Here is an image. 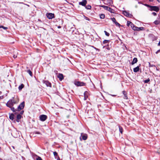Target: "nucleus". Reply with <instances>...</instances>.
Segmentation results:
<instances>
[{"label": "nucleus", "instance_id": "f257e3e1", "mask_svg": "<svg viewBox=\"0 0 160 160\" xmlns=\"http://www.w3.org/2000/svg\"><path fill=\"white\" fill-rule=\"evenodd\" d=\"M19 102V99L18 98H12V99L9 100L6 103V105L11 108V110L14 112L15 113H17V109L13 107L14 104H17Z\"/></svg>", "mask_w": 160, "mask_h": 160}, {"label": "nucleus", "instance_id": "f03ea898", "mask_svg": "<svg viewBox=\"0 0 160 160\" xmlns=\"http://www.w3.org/2000/svg\"><path fill=\"white\" fill-rule=\"evenodd\" d=\"M148 10L150 11H154L157 12L159 11V9L158 6H150Z\"/></svg>", "mask_w": 160, "mask_h": 160}, {"label": "nucleus", "instance_id": "7ed1b4c3", "mask_svg": "<svg viewBox=\"0 0 160 160\" xmlns=\"http://www.w3.org/2000/svg\"><path fill=\"white\" fill-rule=\"evenodd\" d=\"M74 83L76 86L78 87L85 86L86 85V83L82 82L75 81Z\"/></svg>", "mask_w": 160, "mask_h": 160}, {"label": "nucleus", "instance_id": "20e7f679", "mask_svg": "<svg viewBox=\"0 0 160 160\" xmlns=\"http://www.w3.org/2000/svg\"><path fill=\"white\" fill-rule=\"evenodd\" d=\"M25 106L24 102H22L18 107L17 109V111H19L21 110Z\"/></svg>", "mask_w": 160, "mask_h": 160}, {"label": "nucleus", "instance_id": "39448f33", "mask_svg": "<svg viewBox=\"0 0 160 160\" xmlns=\"http://www.w3.org/2000/svg\"><path fill=\"white\" fill-rule=\"evenodd\" d=\"M149 39L152 41L156 40L157 39V37L152 34H149Z\"/></svg>", "mask_w": 160, "mask_h": 160}, {"label": "nucleus", "instance_id": "423d86ee", "mask_svg": "<svg viewBox=\"0 0 160 160\" xmlns=\"http://www.w3.org/2000/svg\"><path fill=\"white\" fill-rule=\"evenodd\" d=\"M46 15L49 19H52L54 18V14L52 13H47Z\"/></svg>", "mask_w": 160, "mask_h": 160}, {"label": "nucleus", "instance_id": "0eeeda50", "mask_svg": "<svg viewBox=\"0 0 160 160\" xmlns=\"http://www.w3.org/2000/svg\"><path fill=\"white\" fill-rule=\"evenodd\" d=\"M122 13L125 16L131 18L132 16V14H130L128 12L125 10L123 11L122 12Z\"/></svg>", "mask_w": 160, "mask_h": 160}, {"label": "nucleus", "instance_id": "6e6552de", "mask_svg": "<svg viewBox=\"0 0 160 160\" xmlns=\"http://www.w3.org/2000/svg\"><path fill=\"white\" fill-rule=\"evenodd\" d=\"M40 120L42 121H45L47 118V116L45 115H41L39 116Z\"/></svg>", "mask_w": 160, "mask_h": 160}, {"label": "nucleus", "instance_id": "1a4fd4ad", "mask_svg": "<svg viewBox=\"0 0 160 160\" xmlns=\"http://www.w3.org/2000/svg\"><path fill=\"white\" fill-rule=\"evenodd\" d=\"M42 82L45 84L47 87H49L50 88L52 87L51 83L48 80H43L42 81Z\"/></svg>", "mask_w": 160, "mask_h": 160}, {"label": "nucleus", "instance_id": "9d476101", "mask_svg": "<svg viewBox=\"0 0 160 160\" xmlns=\"http://www.w3.org/2000/svg\"><path fill=\"white\" fill-rule=\"evenodd\" d=\"M87 3L86 0H83L81 2H79V4L83 6H85Z\"/></svg>", "mask_w": 160, "mask_h": 160}, {"label": "nucleus", "instance_id": "9b49d317", "mask_svg": "<svg viewBox=\"0 0 160 160\" xmlns=\"http://www.w3.org/2000/svg\"><path fill=\"white\" fill-rule=\"evenodd\" d=\"M81 136L82 137V139L84 140H86L88 138L87 135L86 134L82 133L81 134Z\"/></svg>", "mask_w": 160, "mask_h": 160}, {"label": "nucleus", "instance_id": "f8f14e48", "mask_svg": "<svg viewBox=\"0 0 160 160\" xmlns=\"http://www.w3.org/2000/svg\"><path fill=\"white\" fill-rule=\"evenodd\" d=\"M60 81H62L64 78L63 75L61 73H59L58 76Z\"/></svg>", "mask_w": 160, "mask_h": 160}, {"label": "nucleus", "instance_id": "ddd939ff", "mask_svg": "<svg viewBox=\"0 0 160 160\" xmlns=\"http://www.w3.org/2000/svg\"><path fill=\"white\" fill-rule=\"evenodd\" d=\"M122 92L124 95V97L123 98L124 99H126L127 100L128 99V96L127 95V94L126 93V91H123Z\"/></svg>", "mask_w": 160, "mask_h": 160}, {"label": "nucleus", "instance_id": "4468645a", "mask_svg": "<svg viewBox=\"0 0 160 160\" xmlns=\"http://www.w3.org/2000/svg\"><path fill=\"white\" fill-rule=\"evenodd\" d=\"M22 116L20 114H18L17 116V119L16 121L18 122H19L20 121V119H21Z\"/></svg>", "mask_w": 160, "mask_h": 160}, {"label": "nucleus", "instance_id": "2eb2a0df", "mask_svg": "<svg viewBox=\"0 0 160 160\" xmlns=\"http://www.w3.org/2000/svg\"><path fill=\"white\" fill-rule=\"evenodd\" d=\"M131 27L134 30L136 31L137 27L134 25L132 23L131 25Z\"/></svg>", "mask_w": 160, "mask_h": 160}, {"label": "nucleus", "instance_id": "dca6fc26", "mask_svg": "<svg viewBox=\"0 0 160 160\" xmlns=\"http://www.w3.org/2000/svg\"><path fill=\"white\" fill-rule=\"evenodd\" d=\"M88 93V92L87 91H85L84 93V100H86L88 97V96L87 95Z\"/></svg>", "mask_w": 160, "mask_h": 160}, {"label": "nucleus", "instance_id": "f3484780", "mask_svg": "<svg viewBox=\"0 0 160 160\" xmlns=\"http://www.w3.org/2000/svg\"><path fill=\"white\" fill-rule=\"evenodd\" d=\"M139 66H138L137 67L133 68V71L134 72H137L139 71Z\"/></svg>", "mask_w": 160, "mask_h": 160}, {"label": "nucleus", "instance_id": "a211bd4d", "mask_svg": "<svg viewBox=\"0 0 160 160\" xmlns=\"http://www.w3.org/2000/svg\"><path fill=\"white\" fill-rule=\"evenodd\" d=\"M138 61V59L137 58H134L132 62V65H133L135 63L137 62Z\"/></svg>", "mask_w": 160, "mask_h": 160}, {"label": "nucleus", "instance_id": "6ab92c4d", "mask_svg": "<svg viewBox=\"0 0 160 160\" xmlns=\"http://www.w3.org/2000/svg\"><path fill=\"white\" fill-rule=\"evenodd\" d=\"M14 115L13 114H10L9 118L10 119L13 120L14 118Z\"/></svg>", "mask_w": 160, "mask_h": 160}, {"label": "nucleus", "instance_id": "aec40b11", "mask_svg": "<svg viewBox=\"0 0 160 160\" xmlns=\"http://www.w3.org/2000/svg\"><path fill=\"white\" fill-rule=\"evenodd\" d=\"M24 87V85L22 84L18 87V89L19 90H21Z\"/></svg>", "mask_w": 160, "mask_h": 160}, {"label": "nucleus", "instance_id": "412c9836", "mask_svg": "<svg viewBox=\"0 0 160 160\" xmlns=\"http://www.w3.org/2000/svg\"><path fill=\"white\" fill-rule=\"evenodd\" d=\"M103 48H106L108 50H110V48L109 46V45L108 44L106 46H103Z\"/></svg>", "mask_w": 160, "mask_h": 160}, {"label": "nucleus", "instance_id": "4be33fe9", "mask_svg": "<svg viewBox=\"0 0 160 160\" xmlns=\"http://www.w3.org/2000/svg\"><path fill=\"white\" fill-rule=\"evenodd\" d=\"M100 7H102L103 8L105 9L106 10H107V9H108V8L109 7L108 6H105V5H100L99 6Z\"/></svg>", "mask_w": 160, "mask_h": 160}, {"label": "nucleus", "instance_id": "5701e85b", "mask_svg": "<svg viewBox=\"0 0 160 160\" xmlns=\"http://www.w3.org/2000/svg\"><path fill=\"white\" fill-rule=\"evenodd\" d=\"M110 41L109 40H105L103 41V44H108Z\"/></svg>", "mask_w": 160, "mask_h": 160}, {"label": "nucleus", "instance_id": "b1692460", "mask_svg": "<svg viewBox=\"0 0 160 160\" xmlns=\"http://www.w3.org/2000/svg\"><path fill=\"white\" fill-rule=\"evenodd\" d=\"M53 154L55 158H57V157H58V156H59L58 155V153L56 152H53Z\"/></svg>", "mask_w": 160, "mask_h": 160}, {"label": "nucleus", "instance_id": "393cba45", "mask_svg": "<svg viewBox=\"0 0 160 160\" xmlns=\"http://www.w3.org/2000/svg\"><path fill=\"white\" fill-rule=\"evenodd\" d=\"M105 16L104 14H100V18L101 19H104L105 18Z\"/></svg>", "mask_w": 160, "mask_h": 160}, {"label": "nucleus", "instance_id": "a878e982", "mask_svg": "<svg viewBox=\"0 0 160 160\" xmlns=\"http://www.w3.org/2000/svg\"><path fill=\"white\" fill-rule=\"evenodd\" d=\"M27 72L28 74L30 75L31 76H32V72L30 70H28L27 71Z\"/></svg>", "mask_w": 160, "mask_h": 160}, {"label": "nucleus", "instance_id": "bb28decb", "mask_svg": "<svg viewBox=\"0 0 160 160\" xmlns=\"http://www.w3.org/2000/svg\"><path fill=\"white\" fill-rule=\"evenodd\" d=\"M160 23V21L159 20H156L154 22V23L156 25H158Z\"/></svg>", "mask_w": 160, "mask_h": 160}, {"label": "nucleus", "instance_id": "cd10ccee", "mask_svg": "<svg viewBox=\"0 0 160 160\" xmlns=\"http://www.w3.org/2000/svg\"><path fill=\"white\" fill-rule=\"evenodd\" d=\"M85 8L86 9H90L91 8V6L90 5H87V6L86 5Z\"/></svg>", "mask_w": 160, "mask_h": 160}, {"label": "nucleus", "instance_id": "c85d7f7f", "mask_svg": "<svg viewBox=\"0 0 160 160\" xmlns=\"http://www.w3.org/2000/svg\"><path fill=\"white\" fill-rule=\"evenodd\" d=\"M119 128L120 132L122 134V132H123V129H122V128L120 126H119Z\"/></svg>", "mask_w": 160, "mask_h": 160}, {"label": "nucleus", "instance_id": "c756f323", "mask_svg": "<svg viewBox=\"0 0 160 160\" xmlns=\"http://www.w3.org/2000/svg\"><path fill=\"white\" fill-rule=\"evenodd\" d=\"M107 10H108V11H109L110 12H111L112 13V11L113 10L111 8L108 7V8Z\"/></svg>", "mask_w": 160, "mask_h": 160}, {"label": "nucleus", "instance_id": "7c9ffc66", "mask_svg": "<svg viewBox=\"0 0 160 160\" xmlns=\"http://www.w3.org/2000/svg\"><path fill=\"white\" fill-rule=\"evenodd\" d=\"M132 23V22L129 21H128L127 23V26L129 27L130 25L131 26V25Z\"/></svg>", "mask_w": 160, "mask_h": 160}, {"label": "nucleus", "instance_id": "2f4dec72", "mask_svg": "<svg viewBox=\"0 0 160 160\" xmlns=\"http://www.w3.org/2000/svg\"><path fill=\"white\" fill-rule=\"evenodd\" d=\"M0 28H2L4 30H7L8 29V28L7 27H5L3 26H0Z\"/></svg>", "mask_w": 160, "mask_h": 160}, {"label": "nucleus", "instance_id": "473e14b6", "mask_svg": "<svg viewBox=\"0 0 160 160\" xmlns=\"http://www.w3.org/2000/svg\"><path fill=\"white\" fill-rule=\"evenodd\" d=\"M137 29L136 31H139L140 30H142L143 28V27H139V28H138V27H137Z\"/></svg>", "mask_w": 160, "mask_h": 160}, {"label": "nucleus", "instance_id": "72a5a7b5", "mask_svg": "<svg viewBox=\"0 0 160 160\" xmlns=\"http://www.w3.org/2000/svg\"><path fill=\"white\" fill-rule=\"evenodd\" d=\"M150 81V79L149 78L147 80H145L144 81V82L145 83H148Z\"/></svg>", "mask_w": 160, "mask_h": 160}, {"label": "nucleus", "instance_id": "f704fd0d", "mask_svg": "<svg viewBox=\"0 0 160 160\" xmlns=\"http://www.w3.org/2000/svg\"><path fill=\"white\" fill-rule=\"evenodd\" d=\"M104 32L105 33V35L106 36H107L108 37L109 36V35H110L109 33H108V32H107L106 31H104Z\"/></svg>", "mask_w": 160, "mask_h": 160}, {"label": "nucleus", "instance_id": "c9c22d12", "mask_svg": "<svg viewBox=\"0 0 160 160\" xmlns=\"http://www.w3.org/2000/svg\"><path fill=\"white\" fill-rule=\"evenodd\" d=\"M155 67V65L151 64L150 62L149 63V67Z\"/></svg>", "mask_w": 160, "mask_h": 160}, {"label": "nucleus", "instance_id": "e433bc0d", "mask_svg": "<svg viewBox=\"0 0 160 160\" xmlns=\"http://www.w3.org/2000/svg\"><path fill=\"white\" fill-rule=\"evenodd\" d=\"M111 19L114 23L116 22V19L114 18H111Z\"/></svg>", "mask_w": 160, "mask_h": 160}, {"label": "nucleus", "instance_id": "4c0bfd02", "mask_svg": "<svg viewBox=\"0 0 160 160\" xmlns=\"http://www.w3.org/2000/svg\"><path fill=\"white\" fill-rule=\"evenodd\" d=\"M37 158H36V160H42V158L39 157L37 156Z\"/></svg>", "mask_w": 160, "mask_h": 160}, {"label": "nucleus", "instance_id": "58836bf2", "mask_svg": "<svg viewBox=\"0 0 160 160\" xmlns=\"http://www.w3.org/2000/svg\"><path fill=\"white\" fill-rule=\"evenodd\" d=\"M116 26H119L120 25V24L116 21L114 23Z\"/></svg>", "mask_w": 160, "mask_h": 160}, {"label": "nucleus", "instance_id": "ea45409f", "mask_svg": "<svg viewBox=\"0 0 160 160\" xmlns=\"http://www.w3.org/2000/svg\"><path fill=\"white\" fill-rule=\"evenodd\" d=\"M144 5L145 6H146L147 7H148V8H150V6H151V5H150L147 4H145Z\"/></svg>", "mask_w": 160, "mask_h": 160}, {"label": "nucleus", "instance_id": "a19ab883", "mask_svg": "<svg viewBox=\"0 0 160 160\" xmlns=\"http://www.w3.org/2000/svg\"><path fill=\"white\" fill-rule=\"evenodd\" d=\"M34 133L35 134H41L40 132H35Z\"/></svg>", "mask_w": 160, "mask_h": 160}, {"label": "nucleus", "instance_id": "79ce46f5", "mask_svg": "<svg viewBox=\"0 0 160 160\" xmlns=\"http://www.w3.org/2000/svg\"><path fill=\"white\" fill-rule=\"evenodd\" d=\"M152 14L154 16H156L157 15V13L155 12H152Z\"/></svg>", "mask_w": 160, "mask_h": 160}, {"label": "nucleus", "instance_id": "37998d69", "mask_svg": "<svg viewBox=\"0 0 160 160\" xmlns=\"http://www.w3.org/2000/svg\"><path fill=\"white\" fill-rule=\"evenodd\" d=\"M85 19L86 20H87L88 21H90V19L88 18V17H85Z\"/></svg>", "mask_w": 160, "mask_h": 160}, {"label": "nucleus", "instance_id": "c03bdc74", "mask_svg": "<svg viewBox=\"0 0 160 160\" xmlns=\"http://www.w3.org/2000/svg\"><path fill=\"white\" fill-rule=\"evenodd\" d=\"M160 52V49L158 50L156 52V54H157L158 52Z\"/></svg>", "mask_w": 160, "mask_h": 160}, {"label": "nucleus", "instance_id": "a18cd8bd", "mask_svg": "<svg viewBox=\"0 0 160 160\" xmlns=\"http://www.w3.org/2000/svg\"><path fill=\"white\" fill-rule=\"evenodd\" d=\"M23 112H24V111H21L20 114H22V115L23 114Z\"/></svg>", "mask_w": 160, "mask_h": 160}, {"label": "nucleus", "instance_id": "49530a36", "mask_svg": "<svg viewBox=\"0 0 160 160\" xmlns=\"http://www.w3.org/2000/svg\"><path fill=\"white\" fill-rule=\"evenodd\" d=\"M57 160H60V158L59 156H58V157H57Z\"/></svg>", "mask_w": 160, "mask_h": 160}, {"label": "nucleus", "instance_id": "de8ad7c7", "mask_svg": "<svg viewBox=\"0 0 160 160\" xmlns=\"http://www.w3.org/2000/svg\"><path fill=\"white\" fill-rule=\"evenodd\" d=\"M158 46H160V41H159V43H158Z\"/></svg>", "mask_w": 160, "mask_h": 160}, {"label": "nucleus", "instance_id": "09e8293b", "mask_svg": "<svg viewBox=\"0 0 160 160\" xmlns=\"http://www.w3.org/2000/svg\"><path fill=\"white\" fill-rule=\"evenodd\" d=\"M58 28H61V27L60 26H58Z\"/></svg>", "mask_w": 160, "mask_h": 160}, {"label": "nucleus", "instance_id": "8fccbe9b", "mask_svg": "<svg viewBox=\"0 0 160 160\" xmlns=\"http://www.w3.org/2000/svg\"><path fill=\"white\" fill-rule=\"evenodd\" d=\"M150 2H152L153 0H149Z\"/></svg>", "mask_w": 160, "mask_h": 160}, {"label": "nucleus", "instance_id": "3c124183", "mask_svg": "<svg viewBox=\"0 0 160 160\" xmlns=\"http://www.w3.org/2000/svg\"><path fill=\"white\" fill-rule=\"evenodd\" d=\"M157 1L158 2H160V0H157Z\"/></svg>", "mask_w": 160, "mask_h": 160}, {"label": "nucleus", "instance_id": "603ef678", "mask_svg": "<svg viewBox=\"0 0 160 160\" xmlns=\"http://www.w3.org/2000/svg\"><path fill=\"white\" fill-rule=\"evenodd\" d=\"M13 57L15 58H16V57H15V56H13Z\"/></svg>", "mask_w": 160, "mask_h": 160}, {"label": "nucleus", "instance_id": "864d4df0", "mask_svg": "<svg viewBox=\"0 0 160 160\" xmlns=\"http://www.w3.org/2000/svg\"><path fill=\"white\" fill-rule=\"evenodd\" d=\"M1 93H2V92H0V95H1Z\"/></svg>", "mask_w": 160, "mask_h": 160}, {"label": "nucleus", "instance_id": "5fc2aeb1", "mask_svg": "<svg viewBox=\"0 0 160 160\" xmlns=\"http://www.w3.org/2000/svg\"><path fill=\"white\" fill-rule=\"evenodd\" d=\"M1 147H0V152H1Z\"/></svg>", "mask_w": 160, "mask_h": 160}, {"label": "nucleus", "instance_id": "6e6d98bb", "mask_svg": "<svg viewBox=\"0 0 160 160\" xmlns=\"http://www.w3.org/2000/svg\"><path fill=\"white\" fill-rule=\"evenodd\" d=\"M92 47H93V48H95V49H96V48H94L93 46H92Z\"/></svg>", "mask_w": 160, "mask_h": 160}, {"label": "nucleus", "instance_id": "4d7b16f0", "mask_svg": "<svg viewBox=\"0 0 160 160\" xmlns=\"http://www.w3.org/2000/svg\"><path fill=\"white\" fill-rule=\"evenodd\" d=\"M1 97H0V99H1Z\"/></svg>", "mask_w": 160, "mask_h": 160}, {"label": "nucleus", "instance_id": "13d9d810", "mask_svg": "<svg viewBox=\"0 0 160 160\" xmlns=\"http://www.w3.org/2000/svg\"><path fill=\"white\" fill-rule=\"evenodd\" d=\"M0 160H2V159L1 158H0Z\"/></svg>", "mask_w": 160, "mask_h": 160}]
</instances>
